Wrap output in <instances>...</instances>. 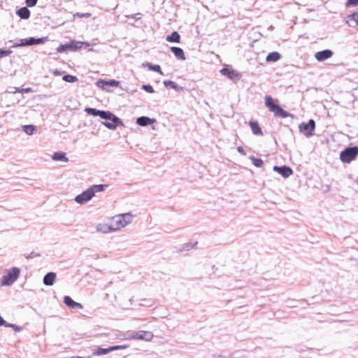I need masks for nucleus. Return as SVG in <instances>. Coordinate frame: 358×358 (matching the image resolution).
Segmentation results:
<instances>
[{
    "label": "nucleus",
    "mask_w": 358,
    "mask_h": 358,
    "mask_svg": "<svg viewBox=\"0 0 358 358\" xmlns=\"http://www.w3.org/2000/svg\"><path fill=\"white\" fill-rule=\"evenodd\" d=\"M85 112L94 116H99L102 119L109 120L110 122H103V124L109 129H115L117 124H122V121L110 111L99 110L95 108H87Z\"/></svg>",
    "instance_id": "obj_1"
},
{
    "label": "nucleus",
    "mask_w": 358,
    "mask_h": 358,
    "mask_svg": "<svg viewBox=\"0 0 358 358\" xmlns=\"http://www.w3.org/2000/svg\"><path fill=\"white\" fill-rule=\"evenodd\" d=\"M264 99L265 106L268 108L270 112L273 113L274 116L281 118H286L290 116L289 113L283 110L278 103V101L273 99L272 96L266 95Z\"/></svg>",
    "instance_id": "obj_2"
},
{
    "label": "nucleus",
    "mask_w": 358,
    "mask_h": 358,
    "mask_svg": "<svg viewBox=\"0 0 358 358\" xmlns=\"http://www.w3.org/2000/svg\"><path fill=\"white\" fill-rule=\"evenodd\" d=\"M110 220L113 230L116 231L131 222L132 215L130 213L120 214L110 218Z\"/></svg>",
    "instance_id": "obj_3"
},
{
    "label": "nucleus",
    "mask_w": 358,
    "mask_h": 358,
    "mask_svg": "<svg viewBox=\"0 0 358 358\" xmlns=\"http://www.w3.org/2000/svg\"><path fill=\"white\" fill-rule=\"evenodd\" d=\"M103 190V185H94L87 189L86 191L83 192L82 194L78 195L76 197L75 201L80 204H83L90 201L94 196L96 192H101Z\"/></svg>",
    "instance_id": "obj_4"
},
{
    "label": "nucleus",
    "mask_w": 358,
    "mask_h": 358,
    "mask_svg": "<svg viewBox=\"0 0 358 358\" xmlns=\"http://www.w3.org/2000/svg\"><path fill=\"white\" fill-rule=\"evenodd\" d=\"M358 155V147L347 148L340 153V159L343 163L349 164Z\"/></svg>",
    "instance_id": "obj_5"
},
{
    "label": "nucleus",
    "mask_w": 358,
    "mask_h": 358,
    "mask_svg": "<svg viewBox=\"0 0 358 358\" xmlns=\"http://www.w3.org/2000/svg\"><path fill=\"white\" fill-rule=\"evenodd\" d=\"M20 271L18 268L14 267L8 270L7 273L3 276L1 280L2 285H10L18 278Z\"/></svg>",
    "instance_id": "obj_6"
},
{
    "label": "nucleus",
    "mask_w": 358,
    "mask_h": 358,
    "mask_svg": "<svg viewBox=\"0 0 358 358\" xmlns=\"http://www.w3.org/2000/svg\"><path fill=\"white\" fill-rule=\"evenodd\" d=\"M315 128V122L313 120H310L308 123L303 122L299 126L300 132L304 134L307 137L313 136Z\"/></svg>",
    "instance_id": "obj_7"
},
{
    "label": "nucleus",
    "mask_w": 358,
    "mask_h": 358,
    "mask_svg": "<svg viewBox=\"0 0 358 358\" xmlns=\"http://www.w3.org/2000/svg\"><path fill=\"white\" fill-rule=\"evenodd\" d=\"M154 335L151 331H141L136 332L134 334L129 336V339L133 340H144L150 341L152 339Z\"/></svg>",
    "instance_id": "obj_8"
},
{
    "label": "nucleus",
    "mask_w": 358,
    "mask_h": 358,
    "mask_svg": "<svg viewBox=\"0 0 358 358\" xmlns=\"http://www.w3.org/2000/svg\"><path fill=\"white\" fill-rule=\"evenodd\" d=\"M127 348V345H113V346H110L108 348H99L93 352L92 355L94 356H100V355H106L108 352L113 351V350H123Z\"/></svg>",
    "instance_id": "obj_9"
},
{
    "label": "nucleus",
    "mask_w": 358,
    "mask_h": 358,
    "mask_svg": "<svg viewBox=\"0 0 358 358\" xmlns=\"http://www.w3.org/2000/svg\"><path fill=\"white\" fill-rule=\"evenodd\" d=\"M273 171L280 173L284 178H288L293 173V171L290 167L282 166H273Z\"/></svg>",
    "instance_id": "obj_10"
},
{
    "label": "nucleus",
    "mask_w": 358,
    "mask_h": 358,
    "mask_svg": "<svg viewBox=\"0 0 358 358\" xmlns=\"http://www.w3.org/2000/svg\"><path fill=\"white\" fill-rule=\"evenodd\" d=\"M333 52L330 50H324L317 52L315 55V59L319 62L324 61L333 56Z\"/></svg>",
    "instance_id": "obj_11"
},
{
    "label": "nucleus",
    "mask_w": 358,
    "mask_h": 358,
    "mask_svg": "<svg viewBox=\"0 0 358 358\" xmlns=\"http://www.w3.org/2000/svg\"><path fill=\"white\" fill-rule=\"evenodd\" d=\"M111 224L110 220L108 219L106 222L99 224L96 229L102 233H108L114 231Z\"/></svg>",
    "instance_id": "obj_12"
},
{
    "label": "nucleus",
    "mask_w": 358,
    "mask_h": 358,
    "mask_svg": "<svg viewBox=\"0 0 358 358\" xmlns=\"http://www.w3.org/2000/svg\"><path fill=\"white\" fill-rule=\"evenodd\" d=\"M220 72L222 75L226 76L231 80L239 78L238 73L232 69L223 68Z\"/></svg>",
    "instance_id": "obj_13"
},
{
    "label": "nucleus",
    "mask_w": 358,
    "mask_h": 358,
    "mask_svg": "<svg viewBox=\"0 0 358 358\" xmlns=\"http://www.w3.org/2000/svg\"><path fill=\"white\" fill-rule=\"evenodd\" d=\"M64 303L71 308H79L82 309L83 308V305L74 301L70 296H66L64 298Z\"/></svg>",
    "instance_id": "obj_14"
},
{
    "label": "nucleus",
    "mask_w": 358,
    "mask_h": 358,
    "mask_svg": "<svg viewBox=\"0 0 358 358\" xmlns=\"http://www.w3.org/2000/svg\"><path fill=\"white\" fill-rule=\"evenodd\" d=\"M346 23L350 27L358 26V12H355L347 16Z\"/></svg>",
    "instance_id": "obj_15"
},
{
    "label": "nucleus",
    "mask_w": 358,
    "mask_h": 358,
    "mask_svg": "<svg viewBox=\"0 0 358 358\" xmlns=\"http://www.w3.org/2000/svg\"><path fill=\"white\" fill-rule=\"evenodd\" d=\"M249 125H250V127L251 128V130H252V133L255 135H257V136H262L263 135V132L262 131L261 127H259V124L258 122H257V121H250L249 122Z\"/></svg>",
    "instance_id": "obj_16"
},
{
    "label": "nucleus",
    "mask_w": 358,
    "mask_h": 358,
    "mask_svg": "<svg viewBox=\"0 0 358 358\" xmlns=\"http://www.w3.org/2000/svg\"><path fill=\"white\" fill-rule=\"evenodd\" d=\"M68 50L76 51L83 48V43L81 41H71L67 43Z\"/></svg>",
    "instance_id": "obj_17"
},
{
    "label": "nucleus",
    "mask_w": 358,
    "mask_h": 358,
    "mask_svg": "<svg viewBox=\"0 0 358 358\" xmlns=\"http://www.w3.org/2000/svg\"><path fill=\"white\" fill-rule=\"evenodd\" d=\"M55 278H56V275L55 273H52V272L48 273L44 276L43 283L45 285H52Z\"/></svg>",
    "instance_id": "obj_18"
},
{
    "label": "nucleus",
    "mask_w": 358,
    "mask_h": 358,
    "mask_svg": "<svg viewBox=\"0 0 358 358\" xmlns=\"http://www.w3.org/2000/svg\"><path fill=\"white\" fill-rule=\"evenodd\" d=\"M281 58V55L278 52H270L266 57L267 62H275Z\"/></svg>",
    "instance_id": "obj_19"
},
{
    "label": "nucleus",
    "mask_w": 358,
    "mask_h": 358,
    "mask_svg": "<svg viewBox=\"0 0 358 358\" xmlns=\"http://www.w3.org/2000/svg\"><path fill=\"white\" fill-rule=\"evenodd\" d=\"M171 50L175 55V56L179 59H185L184 52L180 48L172 47L171 48Z\"/></svg>",
    "instance_id": "obj_20"
},
{
    "label": "nucleus",
    "mask_w": 358,
    "mask_h": 358,
    "mask_svg": "<svg viewBox=\"0 0 358 358\" xmlns=\"http://www.w3.org/2000/svg\"><path fill=\"white\" fill-rule=\"evenodd\" d=\"M154 122L153 120H151L150 118L148 117H140L137 118L136 123L142 127L147 126L148 124H150Z\"/></svg>",
    "instance_id": "obj_21"
},
{
    "label": "nucleus",
    "mask_w": 358,
    "mask_h": 358,
    "mask_svg": "<svg viewBox=\"0 0 358 358\" xmlns=\"http://www.w3.org/2000/svg\"><path fill=\"white\" fill-rule=\"evenodd\" d=\"M52 159L55 161L68 162V158L66 157L64 152H56L53 154Z\"/></svg>",
    "instance_id": "obj_22"
},
{
    "label": "nucleus",
    "mask_w": 358,
    "mask_h": 358,
    "mask_svg": "<svg viewBox=\"0 0 358 358\" xmlns=\"http://www.w3.org/2000/svg\"><path fill=\"white\" fill-rule=\"evenodd\" d=\"M17 14L22 18V19H28L30 16V11L29 9L26 7H23L20 8L17 11Z\"/></svg>",
    "instance_id": "obj_23"
},
{
    "label": "nucleus",
    "mask_w": 358,
    "mask_h": 358,
    "mask_svg": "<svg viewBox=\"0 0 358 358\" xmlns=\"http://www.w3.org/2000/svg\"><path fill=\"white\" fill-rule=\"evenodd\" d=\"M166 39L169 42L180 43V36L177 31H173L171 35L167 36Z\"/></svg>",
    "instance_id": "obj_24"
},
{
    "label": "nucleus",
    "mask_w": 358,
    "mask_h": 358,
    "mask_svg": "<svg viewBox=\"0 0 358 358\" xmlns=\"http://www.w3.org/2000/svg\"><path fill=\"white\" fill-rule=\"evenodd\" d=\"M35 38H30L29 39H23L21 41V43L20 44H16L14 45V47H18V46H25V45H35Z\"/></svg>",
    "instance_id": "obj_25"
},
{
    "label": "nucleus",
    "mask_w": 358,
    "mask_h": 358,
    "mask_svg": "<svg viewBox=\"0 0 358 358\" xmlns=\"http://www.w3.org/2000/svg\"><path fill=\"white\" fill-rule=\"evenodd\" d=\"M97 84L98 85H99V84H102V85H110V86H112V87H117L119 86V81H117L115 80H110L109 81H106L104 80H100L97 82Z\"/></svg>",
    "instance_id": "obj_26"
},
{
    "label": "nucleus",
    "mask_w": 358,
    "mask_h": 358,
    "mask_svg": "<svg viewBox=\"0 0 358 358\" xmlns=\"http://www.w3.org/2000/svg\"><path fill=\"white\" fill-rule=\"evenodd\" d=\"M22 130L28 135L33 134L35 127L34 125H24L22 127Z\"/></svg>",
    "instance_id": "obj_27"
},
{
    "label": "nucleus",
    "mask_w": 358,
    "mask_h": 358,
    "mask_svg": "<svg viewBox=\"0 0 358 358\" xmlns=\"http://www.w3.org/2000/svg\"><path fill=\"white\" fill-rule=\"evenodd\" d=\"M252 164L257 167H262L264 164L263 160L260 158H255L254 157H250Z\"/></svg>",
    "instance_id": "obj_28"
},
{
    "label": "nucleus",
    "mask_w": 358,
    "mask_h": 358,
    "mask_svg": "<svg viewBox=\"0 0 358 358\" xmlns=\"http://www.w3.org/2000/svg\"><path fill=\"white\" fill-rule=\"evenodd\" d=\"M164 85L166 87H171V88H173L174 90H178L179 89L178 85L175 82L171 81V80H165L164 82Z\"/></svg>",
    "instance_id": "obj_29"
},
{
    "label": "nucleus",
    "mask_w": 358,
    "mask_h": 358,
    "mask_svg": "<svg viewBox=\"0 0 358 358\" xmlns=\"http://www.w3.org/2000/svg\"><path fill=\"white\" fill-rule=\"evenodd\" d=\"M63 80L68 83H74L78 80V78L74 76L66 75L63 77Z\"/></svg>",
    "instance_id": "obj_30"
},
{
    "label": "nucleus",
    "mask_w": 358,
    "mask_h": 358,
    "mask_svg": "<svg viewBox=\"0 0 358 358\" xmlns=\"http://www.w3.org/2000/svg\"><path fill=\"white\" fill-rule=\"evenodd\" d=\"M149 69L152 70L154 71L159 73L161 75H163V72L161 70V67L159 65H152L150 64H148Z\"/></svg>",
    "instance_id": "obj_31"
},
{
    "label": "nucleus",
    "mask_w": 358,
    "mask_h": 358,
    "mask_svg": "<svg viewBox=\"0 0 358 358\" xmlns=\"http://www.w3.org/2000/svg\"><path fill=\"white\" fill-rule=\"evenodd\" d=\"M68 50V46H67V44H61L60 45H59L57 48V51L58 52H66Z\"/></svg>",
    "instance_id": "obj_32"
},
{
    "label": "nucleus",
    "mask_w": 358,
    "mask_h": 358,
    "mask_svg": "<svg viewBox=\"0 0 358 358\" xmlns=\"http://www.w3.org/2000/svg\"><path fill=\"white\" fill-rule=\"evenodd\" d=\"M358 5V0H348L345 3L346 7L356 6Z\"/></svg>",
    "instance_id": "obj_33"
},
{
    "label": "nucleus",
    "mask_w": 358,
    "mask_h": 358,
    "mask_svg": "<svg viewBox=\"0 0 358 358\" xmlns=\"http://www.w3.org/2000/svg\"><path fill=\"white\" fill-rule=\"evenodd\" d=\"M6 327H11L15 331H20L22 328L20 327H18L14 324H8L7 323V325Z\"/></svg>",
    "instance_id": "obj_34"
},
{
    "label": "nucleus",
    "mask_w": 358,
    "mask_h": 358,
    "mask_svg": "<svg viewBox=\"0 0 358 358\" xmlns=\"http://www.w3.org/2000/svg\"><path fill=\"white\" fill-rule=\"evenodd\" d=\"M37 1L38 0H26V4L29 7H32V6H34L36 4Z\"/></svg>",
    "instance_id": "obj_35"
},
{
    "label": "nucleus",
    "mask_w": 358,
    "mask_h": 358,
    "mask_svg": "<svg viewBox=\"0 0 358 358\" xmlns=\"http://www.w3.org/2000/svg\"><path fill=\"white\" fill-rule=\"evenodd\" d=\"M90 15H91V14L89 13H77L76 14L74 15V16H78V17H90Z\"/></svg>",
    "instance_id": "obj_36"
},
{
    "label": "nucleus",
    "mask_w": 358,
    "mask_h": 358,
    "mask_svg": "<svg viewBox=\"0 0 358 358\" xmlns=\"http://www.w3.org/2000/svg\"><path fill=\"white\" fill-rule=\"evenodd\" d=\"M47 41V38H35L36 44L43 43Z\"/></svg>",
    "instance_id": "obj_37"
},
{
    "label": "nucleus",
    "mask_w": 358,
    "mask_h": 358,
    "mask_svg": "<svg viewBox=\"0 0 358 358\" xmlns=\"http://www.w3.org/2000/svg\"><path fill=\"white\" fill-rule=\"evenodd\" d=\"M143 87L148 92L152 93L154 92L152 87L150 85H144Z\"/></svg>",
    "instance_id": "obj_38"
},
{
    "label": "nucleus",
    "mask_w": 358,
    "mask_h": 358,
    "mask_svg": "<svg viewBox=\"0 0 358 358\" xmlns=\"http://www.w3.org/2000/svg\"><path fill=\"white\" fill-rule=\"evenodd\" d=\"M7 325V322L3 319V317L1 316H0V327L1 326H6Z\"/></svg>",
    "instance_id": "obj_39"
},
{
    "label": "nucleus",
    "mask_w": 358,
    "mask_h": 358,
    "mask_svg": "<svg viewBox=\"0 0 358 358\" xmlns=\"http://www.w3.org/2000/svg\"><path fill=\"white\" fill-rule=\"evenodd\" d=\"M31 91H32L30 87H28V88H26V89H22L19 92L22 93V92H30Z\"/></svg>",
    "instance_id": "obj_40"
},
{
    "label": "nucleus",
    "mask_w": 358,
    "mask_h": 358,
    "mask_svg": "<svg viewBox=\"0 0 358 358\" xmlns=\"http://www.w3.org/2000/svg\"><path fill=\"white\" fill-rule=\"evenodd\" d=\"M237 150H238V151L240 153H242V154H244V153H245V152H244V149H243L242 147H241V146L238 147Z\"/></svg>",
    "instance_id": "obj_41"
},
{
    "label": "nucleus",
    "mask_w": 358,
    "mask_h": 358,
    "mask_svg": "<svg viewBox=\"0 0 358 358\" xmlns=\"http://www.w3.org/2000/svg\"><path fill=\"white\" fill-rule=\"evenodd\" d=\"M1 53L2 55H7L6 52V51H3V50L1 51Z\"/></svg>",
    "instance_id": "obj_42"
},
{
    "label": "nucleus",
    "mask_w": 358,
    "mask_h": 358,
    "mask_svg": "<svg viewBox=\"0 0 358 358\" xmlns=\"http://www.w3.org/2000/svg\"><path fill=\"white\" fill-rule=\"evenodd\" d=\"M71 358H72V357H71Z\"/></svg>",
    "instance_id": "obj_43"
}]
</instances>
